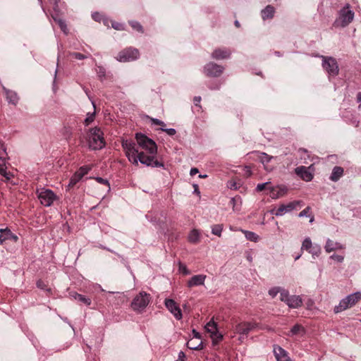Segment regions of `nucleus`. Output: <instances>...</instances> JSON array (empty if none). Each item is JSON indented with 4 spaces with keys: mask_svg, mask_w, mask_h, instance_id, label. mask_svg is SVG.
Listing matches in <instances>:
<instances>
[{
    "mask_svg": "<svg viewBox=\"0 0 361 361\" xmlns=\"http://www.w3.org/2000/svg\"><path fill=\"white\" fill-rule=\"evenodd\" d=\"M122 147L126 151L128 160L134 165H137L140 161L147 166L157 168L164 166L162 162H151L152 159L147 158L145 152H139L135 143L133 141L123 140Z\"/></svg>",
    "mask_w": 361,
    "mask_h": 361,
    "instance_id": "obj_1",
    "label": "nucleus"
},
{
    "mask_svg": "<svg viewBox=\"0 0 361 361\" xmlns=\"http://www.w3.org/2000/svg\"><path fill=\"white\" fill-rule=\"evenodd\" d=\"M135 139L139 147L145 149L149 154L148 155L145 154V156L147 158L152 159L151 162H159L158 160L155 159L157 147L154 140L141 133L135 134Z\"/></svg>",
    "mask_w": 361,
    "mask_h": 361,
    "instance_id": "obj_2",
    "label": "nucleus"
},
{
    "mask_svg": "<svg viewBox=\"0 0 361 361\" xmlns=\"http://www.w3.org/2000/svg\"><path fill=\"white\" fill-rule=\"evenodd\" d=\"M354 18V12L350 9V6L347 4L338 12V16L334 23L336 27H345L348 26Z\"/></svg>",
    "mask_w": 361,
    "mask_h": 361,
    "instance_id": "obj_3",
    "label": "nucleus"
},
{
    "mask_svg": "<svg viewBox=\"0 0 361 361\" xmlns=\"http://www.w3.org/2000/svg\"><path fill=\"white\" fill-rule=\"evenodd\" d=\"M360 300H361V292L350 294L343 298L338 305L335 306L334 311L336 314L341 312L354 306Z\"/></svg>",
    "mask_w": 361,
    "mask_h": 361,
    "instance_id": "obj_4",
    "label": "nucleus"
},
{
    "mask_svg": "<svg viewBox=\"0 0 361 361\" xmlns=\"http://www.w3.org/2000/svg\"><path fill=\"white\" fill-rule=\"evenodd\" d=\"M36 193L40 203L44 207H50L57 197L51 190L44 188L37 189Z\"/></svg>",
    "mask_w": 361,
    "mask_h": 361,
    "instance_id": "obj_5",
    "label": "nucleus"
},
{
    "mask_svg": "<svg viewBox=\"0 0 361 361\" xmlns=\"http://www.w3.org/2000/svg\"><path fill=\"white\" fill-rule=\"evenodd\" d=\"M322 59V67L329 76L335 77L338 75L339 68L337 61L331 56H320Z\"/></svg>",
    "mask_w": 361,
    "mask_h": 361,
    "instance_id": "obj_6",
    "label": "nucleus"
},
{
    "mask_svg": "<svg viewBox=\"0 0 361 361\" xmlns=\"http://www.w3.org/2000/svg\"><path fill=\"white\" fill-rule=\"evenodd\" d=\"M150 295L145 292H140L131 302V307L136 312H142L149 304Z\"/></svg>",
    "mask_w": 361,
    "mask_h": 361,
    "instance_id": "obj_7",
    "label": "nucleus"
},
{
    "mask_svg": "<svg viewBox=\"0 0 361 361\" xmlns=\"http://www.w3.org/2000/svg\"><path fill=\"white\" fill-rule=\"evenodd\" d=\"M6 159V149L4 143L0 142V174L5 178V180L8 181L13 177V175L11 172L7 171Z\"/></svg>",
    "mask_w": 361,
    "mask_h": 361,
    "instance_id": "obj_8",
    "label": "nucleus"
},
{
    "mask_svg": "<svg viewBox=\"0 0 361 361\" xmlns=\"http://www.w3.org/2000/svg\"><path fill=\"white\" fill-rule=\"evenodd\" d=\"M139 56L140 53L137 49L129 47L121 51L116 59L120 62H128L136 60Z\"/></svg>",
    "mask_w": 361,
    "mask_h": 361,
    "instance_id": "obj_9",
    "label": "nucleus"
},
{
    "mask_svg": "<svg viewBox=\"0 0 361 361\" xmlns=\"http://www.w3.org/2000/svg\"><path fill=\"white\" fill-rule=\"evenodd\" d=\"M105 145L103 132L98 128H92V149H101Z\"/></svg>",
    "mask_w": 361,
    "mask_h": 361,
    "instance_id": "obj_10",
    "label": "nucleus"
},
{
    "mask_svg": "<svg viewBox=\"0 0 361 361\" xmlns=\"http://www.w3.org/2000/svg\"><path fill=\"white\" fill-rule=\"evenodd\" d=\"M300 205L299 201H293L287 204H281L278 208H274L270 211L271 214L276 216H282L286 213L291 212Z\"/></svg>",
    "mask_w": 361,
    "mask_h": 361,
    "instance_id": "obj_11",
    "label": "nucleus"
},
{
    "mask_svg": "<svg viewBox=\"0 0 361 361\" xmlns=\"http://www.w3.org/2000/svg\"><path fill=\"white\" fill-rule=\"evenodd\" d=\"M258 327V324L254 322H241L234 326V332L242 336H247V334Z\"/></svg>",
    "mask_w": 361,
    "mask_h": 361,
    "instance_id": "obj_12",
    "label": "nucleus"
},
{
    "mask_svg": "<svg viewBox=\"0 0 361 361\" xmlns=\"http://www.w3.org/2000/svg\"><path fill=\"white\" fill-rule=\"evenodd\" d=\"M94 180V183L92 184V188L94 189H99L100 192L97 195L100 197H104L105 195L110 190V184L107 179L102 177H92Z\"/></svg>",
    "mask_w": 361,
    "mask_h": 361,
    "instance_id": "obj_13",
    "label": "nucleus"
},
{
    "mask_svg": "<svg viewBox=\"0 0 361 361\" xmlns=\"http://www.w3.org/2000/svg\"><path fill=\"white\" fill-rule=\"evenodd\" d=\"M224 68L215 63L210 62L204 67V73L209 77H219L223 73Z\"/></svg>",
    "mask_w": 361,
    "mask_h": 361,
    "instance_id": "obj_14",
    "label": "nucleus"
},
{
    "mask_svg": "<svg viewBox=\"0 0 361 361\" xmlns=\"http://www.w3.org/2000/svg\"><path fill=\"white\" fill-rule=\"evenodd\" d=\"M164 305L168 310L173 314L177 320L182 319V312L178 305L173 299H166Z\"/></svg>",
    "mask_w": 361,
    "mask_h": 361,
    "instance_id": "obj_15",
    "label": "nucleus"
},
{
    "mask_svg": "<svg viewBox=\"0 0 361 361\" xmlns=\"http://www.w3.org/2000/svg\"><path fill=\"white\" fill-rule=\"evenodd\" d=\"M18 240V237L13 233L8 228H1L0 229V243H3L4 242L11 241V242H16Z\"/></svg>",
    "mask_w": 361,
    "mask_h": 361,
    "instance_id": "obj_16",
    "label": "nucleus"
},
{
    "mask_svg": "<svg viewBox=\"0 0 361 361\" xmlns=\"http://www.w3.org/2000/svg\"><path fill=\"white\" fill-rule=\"evenodd\" d=\"M89 171V168L87 166L80 167L71 177L68 187H73L78 182H79L82 177L87 174Z\"/></svg>",
    "mask_w": 361,
    "mask_h": 361,
    "instance_id": "obj_17",
    "label": "nucleus"
},
{
    "mask_svg": "<svg viewBox=\"0 0 361 361\" xmlns=\"http://www.w3.org/2000/svg\"><path fill=\"white\" fill-rule=\"evenodd\" d=\"M295 173L306 182L311 181L313 178V175L309 171L308 168L304 166H300L295 169Z\"/></svg>",
    "mask_w": 361,
    "mask_h": 361,
    "instance_id": "obj_18",
    "label": "nucleus"
},
{
    "mask_svg": "<svg viewBox=\"0 0 361 361\" xmlns=\"http://www.w3.org/2000/svg\"><path fill=\"white\" fill-rule=\"evenodd\" d=\"M274 353L277 361H291L288 353L279 345H274Z\"/></svg>",
    "mask_w": 361,
    "mask_h": 361,
    "instance_id": "obj_19",
    "label": "nucleus"
},
{
    "mask_svg": "<svg viewBox=\"0 0 361 361\" xmlns=\"http://www.w3.org/2000/svg\"><path fill=\"white\" fill-rule=\"evenodd\" d=\"M95 71L101 82H104L105 81H110L112 80V74L110 72H106V68L104 66H97Z\"/></svg>",
    "mask_w": 361,
    "mask_h": 361,
    "instance_id": "obj_20",
    "label": "nucleus"
},
{
    "mask_svg": "<svg viewBox=\"0 0 361 361\" xmlns=\"http://www.w3.org/2000/svg\"><path fill=\"white\" fill-rule=\"evenodd\" d=\"M231 54V51L228 49H216L212 54V58L216 59V60H221V59H228Z\"/></svg>",
    "mask_w": 361,
    "mask_h": 361,
    "instance_id": "obj_21",
    "label": "nucleus"
},
{
    "mask_svg": "<svg viewBox=\"0 0 361 361\" xmlns=\"http://www.w3.org/2000/svg\"><path fill=\"white\" fill-rule=\"evenodd\" d=\"M207 276L204 274L195 275L188 281V288L204 285Z\"/></svg>",
    "mask_w": 361,
    "mask_h": 361,
    "instance_id": "obj_22",
    "label": "nucleus"
},
{
    "mask_svg": "<svg viewBox=\"0 0 361 361\" xmlns=\"http://www.w3.org/2000/svg\"><path fill=\"white\" fill-rule=\"evenodd\" d=\"M290 308H298L302 305V300L299 295H290L286 302Z\"/></svg>",
    "mask_w": 361,
    "mask_h": 361,
    "instance_id": "obj_23",
    "label": "nucleus"
},
{
    "mask_svg": "<svg viewBox=\"0 0 361 361\" xmlns=\"http://www.w3.org/2000/svg\"><path fill=\"white\" fill-rule=\"evenodd\" d=\"M344 170L341 166H334L329 177V179L333 182H337L343 176Z\"/></svg>",
    "mask_w": 361,
    "mask_h": 361,
    "instance_id": "obj_24",
    "label": "nucleus"
},
{
    "mask_svg": "<svg viewBox=\"0 0 361 361\" xmlns=\"http://www.w3.org/2000/svg\"><path fill=\"white\" fill-rule=\"evenodd\" d=\"M275 8L271 5L267 6L261 12L262 18L264 20L273 18Z\"/></svg>",
    "mask_w": 361,
    "mask_h": 361,
    "instance_id": "obj_25",
    "label": "nucleus"
},
{
    "mask_svg": "<svg viewBox=\"0 0 361 361\" xmlns=\"http://www.w3.org/2000/svg\"><path fill=\"white\" fill-rule=\"evenodd\" d=\"M92 18L95 21L102 22L105 26L109 27L110 20L103 14L96 12V13L92 14Z\"/></svg>",
    "mask_w": 361,
    "mask_h": 361,
    "instance_id": "obj_26",
    "label": "nucleus"
},
{
    "mask_svg": "<svg viewBox=\"0 0 361 361\" xmlns=\"http://www.w3.org/2000/svg\"><path fill=\"white\" fill-rule=\"evenodd\" d=\"M6 95L7 101L9 103H11L14 105H16L18 103V97L15 92L7 90H6Z\"/></svg>",
    "mask_w": 361,
    "mask_h": 361,
    "instance_id": "obj_27",
    "label": "nucleus"
},
{
    "mask_svg": "<svg viewBox=\"0 0 361 361\" xmlns=\"http://www.w3.org/2000/svg\"><path fill=\"white\" fill-rule=\"evenodd\" d=\"M300 332L305 334V329L300 324H296L291 328L290 331L287 334V335L288 336H293L300 334Z\"/></svg>",
    "mask_w": 361,
    "mask_h": 361,
    "instance_id": "obj_28",
    "label": "nucleus"
},
{
    "mask_svg": "<svg viewBox=\"0 0 361 361\" xmlns=\"http://www.w3.org/2000/svg\"><path fill=\"white\" fill-rule=\"evenodd\" d=\"M200 238V233L197 229H192L188 234V240L191 243H197Z\"/></svg>",
    "mask_w": 361,
    "mask_h": 361,
    "instance_id": "obj_29",
    "label": "nucleus"
},
{
    "mask_svg": "<svg viewBox=\"0 0 361 361\" xmlns=\"http://www.w3.org/2000/svg\"><path fill=\"white\" fill-rule=\"evenodd\" d=\"M324 248H343V245L338 242L327 239Z\"/></svg>",
    "mask_w": 361,
    "mask_h": 361,
    "instance_id": "obj_30",
    "label": "nucleus"
},
{
    "mask_svg": "<svg viewBox=\"0 0 361 361\" xmlns=\"http://www.w3.org/2000/svg\"><path fill=\"white\" fill-rule=\"evenodd\" d=\"M222 231L223 224H214L212 226V233L215 235L221 236Z\"/></svg>",
    "mask_w": 361,
    "mask_h": 361,
    "instance_id": "obj_31",
    "label": "nucleus"
},
{
    "mask_svg": "<svg viewBox=\"0 0 361 361\" xmlns=\"http://www.w3.org/2000/svg\"><path fill=\"white\" fill-rule=\"evenodd\" d=\"M205 327L207 330L212 334H214L217 331V324L214 321H209Z\"/></svg>",
    "mask_w": 361,
    "mask_h": 361,
    "instance_id": "obj_32",
    "label": "nucleus"
},
{
    "mask_svg": "<svg viewBox=\"0 0 361 361\" xmlns=\"http://www.w3.org/2000/svg\"><path fill=\"white\" fill-rule=\"evenodd\" d=\"M245 238L247 240L257 242L259 240V235L252 231H245Z\"/></svg>",
    "mask_w": 361,
    "mask_h": 361,
    "instance_id": "obj_33",
    "label": "nucleus"
},
{
    "mask_svg": "<svg viewBox=\"0 0 361 361\" xmlns=\"http://www.w3.org/2000/svg\"><path fill=\"white\" fill-rule=\"evenodd\" d=\"M279 293H280V300L286 303L287 302V300H288L289 297L290 296L289 295V292L287 290L281 288Z\"/></svg>",
    "mask_w": 361,
    "mask_h": 361,
    "instance_id": "obj_34",
    "label": "nucleus"
},
{
    "mask_svg": "<svg viewBox=\"0 0 361 361\" xmlns=\"http://www.w3.org/2000/svg\"><path fill=\"white\" fill-rule=\"evenodd\" d=\"M54 20L57 23L59 26L60 27L61 30L66 34L68 33V28L67 25L66 24V22L63 20L62 19H54Z\"/></svg>",
    "mask_w": 361,
    "mask_h": 361,
    "instance_id": "obj_35",
    "label": "nucleus"
},
{
    "mask_svg": "<svg viewBox=\"0 0 361 361\" xmlns=\"http://www.w3.org/2000/svg\"><path fill=\"white\" fill-rule=\"evenodd\" d=\"M70 57L72 59H76V60H82V59L87 58V56H85L84 54H80V53H77V52L71 53Z\"/></svg>",
    "mask_w": 361,
    "mask_h": 361,
    "instance_id": "obj_36",
    "label": "nucleus"
},
{
    "mask_svg": "<svg viewBox=\"0 0 361 361\" xmlns=\"http://www.w3.org/2000/svg\"><path fill=\"white\" fill-rule=\"evenodd\" d=\"M72 296L79 302H81L82 303L88 304L87 300L82 295L74 293Z\"/></svg>",
    "mask_w": 361,
    "mask_h": 361,
    "instance_id": "obj_37",
    "label": "nucleus"
},
{
    "mask_svg": "<svg viewBox=\"0 0 361 361\" xmlns=\"http://www.w3.org/2000/svg\"><path fill=\"white\" fill-rule=\"evenodd\" d=\"M312 243L311 239L307 237L305 238L302 243L301 248H312Z\"/></svg>",
    "mask_w": 361,
    "mask_h": 361,
    "instance_id": "obj_38",
    "label": "nucleus"
},
{
    "mask_svg": "<svg viewBox=\"0 0 361 361\" xmlns=\"http://www.w3.org/2000/svg\"><path fill=\"white\" fill-rule=\"evenodd\" d=\"M259 159L262 164L269 163L271 159V157L269 156L266 153H261L259 156Z\"/></svg>",
    "mask_w": 361,
    "mask_h": 361,
    "instance_id": "obj_39",
    "label": "nucleus"
},
{
    "mask_svg": "<svg viewBox=\"0 0 361 361\" xmlns=\"http://www.w3.org/2000/svg\"><path fill=\"white\" fill-rule=\"evenodd\" d=\"M179 271L184 275H188L190 274V270L186 267V266L180 262L179 263Z\"/></svg>",
    "mask_w": 361,
    "mask_h": 361,
    "instance_id": "obj_40",
    "label": "nucleus"
},
{
    "mask_svg": "<svg viewBox=\"0 0 361 361\" xmlns=\"http://www.w3.org/2000/svg\"><path fill=\"white\" fill-rule=\"evenodd\" d=\"M281 288L280 287H274L269 290V294L271 296V298H275L280 292Z\"/></svg>",
    "mask_w": 361,
    "mask_h": 361,
    "instance_id": "obj_41",
    "label": "nucleus"
},
{
    "mask_svg": "<svg viewBox=\"0 0 361 361\" xmlns=\"http://www.w3.org/2000/svg\"><path fill=\"white\" fill-rule=\"evenodd\" d=\"M132 27L139 32H142V25L137 21H131L130 23Z\"/></svg>",
    "mask_w": 361,
    "mask_h": 361,
    "instance_id": "obj_42",
    "label": "nucleus"
},
{
    "mask_svg": "<svg viewBox=\"0 0 361 361\" xmlns=\"http://www.w3.org/2000/svg\"><path fill=\"white\" fill-rule=\"evenodd\" d=\"M270 190H271V194H270V196L272 199H277V198H279L281 197V195L279 193H278V190H276V188H270Z\"/></svg>",
    "mask_w": 361,
    "mask_h": 361,
    "instance_id": "obj_43",
    "label": "nucleus"
},
{
    "mask_svg": "<svg viewBox=\"0 0 361 361\" xmlns=\"http://www.w3.org/2000/svg\"><path fill=\"white\" fill-rule=\"evenodd\" d=\"M160 130L161 131L166 132L170 136H173L176 133V130L174 128H164L161 127Z\"/></svg>",
    "mask_w": 361,
    "mask_h": 361,
    "instance_id": "obj_44",
    "label": "nucleus"
},
{
    "mask_svg": "<svg viewBox=\"0 0 361 361\" xmlns=\"http://www.w3.org/2000/svg\"><path fill=\"white\" fill-rule=\"evenodd\" d=\"M200 345H201V343H200L198 345H196L195 343H193L192 340L188 341V343H187V347L192 350H198L199 346Z\"/></svg>",
    "mask_w": 361,
    "mask_h": 361,
    "instance_id": "obj_45",
    "label": "nucleus"
},
{
    "mask_svg": "<svg viewBox=\"0 0 361 361\" xmlns=\"http://www.w3.org/2000/svg\"><path fill=\"white\" fill-rule=\"evenodd\" d=\"M276 188L278 190V193L280 194L281 197H283L287 192V188L285 186H280Z\"/></svg>",
    "mask_w": 361,
    "mask_h": 361,
    "instance_id": "obj_46",
    "label": "nucleus"
},
{
    "mask_svg": "<svg viewBox=\"0 0 361 361\" xmlns=\"http://www.w3.org/2000/svg\"><path fill=\"white\" fill-rule=\"evenodd\" d=\"M110 23H111L112 27H114L115 30H123V25H122L119 23H116V22L110 21Z\"/></svg>",
    "mask_w": 361,
    "mask_h": 361,
    "instance_id": "obj_47",
    "label": "nucleus"
},
{
    "mask_svg": "<svg viewBox=\"0 0 361 361\" xmlns=\"http://www.w3.org/2000/svg\"><path fill=\"white\" fill-rule=\"evenodd\" d=\"M270 183L269 182H266V183H259L257 185L256 187V190L257 192H261L265 188H266V185H267L268 184H269Z\"/></svg>",
    "mask_w": 361,
    "mask_h": 361,
    "instance_id": "obj_48",
    "label": "nucleus"
},
{
    "mask_svg": "<svg viewBox=\"0 0 361 361\" xmlns=\"http://www.w3.org/2000/svg\"><path fill=\"white\" fill-rule=\"evenodd\" d=\"M151 121L152 124L161 126L163 128L166 126V124L162 121L157 118H152Z\"/></svg>",
    "mask_w": 361,
    "mask_h": 361,
    "instance_id": "obj_49",
    "label": "nucleus"
},
{
    "mask_svg": "<svg viewBox=\"0 0 361 361\" xmlns=\"http://www.w3.org/2000/svg\"><path fill=\"white\" fill-rule=\"evenodd\" d=\"M332 259L336 260L337 262H341L343 260V257L341 256V255H333L331 257Z\"/></svg>",
    "mask_w": 361,
    "mask_h": 361,
    "instance_id": "obj_50",
    "label": "nucleus"
},
{
    "mask_svg": "<svg viewBox=\"0 0 361 361\" xmlns=\"http://www.w3.org/2000/svg\"><path fill=\"white\" fill-rule=\"evenodd\" d=\"M193 102H194V104L195 106H200V103L201 102V97H200V96L195 97Z\"/></svg>",
    "mask_w": 361,
    "mask_h": 361,
    "instance_id": "obj_51",
    "label": "nucleus"
},
{
    "mask_svg": "<svg viewBox=\"0 0 361 361\" xmlns=\"http://www.w3.org/2000/svg\"><path fill=\"white\" fill-rule=\"evenodd\" d=\"M308 210H309V208H305V209H303L302 211H301L300 213H299V216L300 217H303V216H305L307 215V212H308Z\"/></svg>",
    "mask_w": 361,
    "mask_h": 361,
    "instance_id": "obj_52",
    "label": "nucleus"
},
{
    "mask_svg": "<svg viewBox=\"0 0 361 361\" xmlns=\"http://www.w3.org/2000/svg\"><path fill=\"white\" fill-rule=\"evenodd\" d=\"M90 123V113L87 114L86 118L85 119V124L86 126H87Z\"/></svg>",
    "mask_w": 361,
    "mask_h": 361,
    "instance_id": "obj_53",
    "label": "nucleus"
},
{
    "mask_svg": "<svg viewBox=\"0 0 361 361\" xmlns=\"http://www.w3.org/2000/svg\"><path fill=\"white\" fill-rule=\"evenodd\" d=\"M199 172L198 169L197 168H192L190 169V174L191 176H194L195 175L196 173H197Z\"/></svg>",
    "mask_w": 361,
    "mask_h": 361,
    "instance_id": "obj_54",
    "label": "nucleus"
},
{
    "mask_svg": "<svg viewBox=\"0 0 361 361\" xmlns=\"http://www.w3.org/2000/svg\"><path fill=\"white\" fill-rule=\"evenodd\" d=\"M92 106H93V108H94V111H93V112H92V114H91V116H92V121H93V118H94V116L95 112H96V106H95L94 104L92 102Z\"/></svg>",
    "mask_w": 361,
    "mask_h": 361,
    "instance_id": "obj_55",
    "label": "nucleus"
},
{
    "mask_svg": "<svg viewBox=\"0 0 361 361\" xmlns=\"http://www.w3.org/2000/svg\"><path fill=\"white\" fill-rule=\"evenodd\" d=\"M192 333H193L194 336H195V338H200V334H199L197 331H195V330L194 329V330L192 331Z\"/></svg>",
    "mask_w": 361,
    "mask_h": 361,
    "instance_id": "obj_56",
    "label": "nucleus"
},
{
    "mask_svg": "<svg viewBox=\"0 0 361 361\" xmlns=\"http://www.w3.org/2000/svg\"><path fill=\"white\" fill-rule=\"evenodd\" d=\"M357 102L361 105V92H358L357 94Z\"/></svg>",
    "mask_w": 361,
    "mask_h": 361,
    "instance_id": "obj_57",
    "label": "nucleus"
},
{
    "mask_svg": "<svg viewBox=\"0 0 361 361\" xmlns=\"http://www.w3.org/2000/svg\"><path fill=\"white\" fill-rule=\"evenodd\" d=\"M37 286L38 288H44V287L42 286V281H37Z\"/></svg>",
    "mask_w": 361,
    "mask_h": 361,
    "instance_id": "obj_58",
    "label": "nucleus"
},
{
    "mask_svg": "<svg viewBox=\"0 0 361 361\" xmlns=\"http://www.w3.org/2000/svg\"><path fill=\"white\" fill-rule=\"evenodd\" d=\"M194 188H195V192H196L197 194H198V195H199L200 192V191H199V190H198V186H197V185H196V184H195V185H194Z\"/></svg>",
    "mask_w": 361,
    "mask_h": 361,
    "instance_id": "obj_59",
    "label": "nucleus"
},
{
    "mask_svg": "<svg viewBox=\"0 0 361 361\" xmlns=\"http://www.w3.org/2000/svg\"><path fill=\"white\" fill-rule=\"evenodd\" d=\"M86 140H87V144L89 147H90V137H89V135L87 134V137H86Z\"/></svg>",
    "mask_w": 361,
    "mask_h": 361,
    "instance_id": "obj_60",
    "label": "nucleus"
},
{
    "mask_svg": "<svg viewBox=\"0 0 361 361\" xmlns=\"http://www.w3.org/2000/svg\"><path fill=\"white\" fill-rule=\"evenodd\" d=\"M97 288H99V286L97 284L92 285V289L96 290Z\"/></svg>",
    "mask_w": 361,
    "mask_h": 361,
    "instance_id": "obj_61",
    "label": "nucleus"
},
{
    "mask_svg": "<svg viewBox=\"0 0 361 361\" xmlns=\"http://www.w3.org/2000/svg\"><path fill=\"white\" fill-rule=\"evenodd\" d=\"M301 255H302V254L300 253V254H298L297 255H295V256L294 257L295 260L298 259L300 257Z\"/></svg>",
    "mask_w": 361,
    "mask_h": 361,
    "instance_id": "obj_62",
    "label": "nucleus"
},
{
    "mask_svg": "<svg viewBox=\"0 0 361 361\" xmlns=\"http://www.w3.org/2000/svg\"><path fill=\"white\" fill-rule=\"evenodd\" d=\"M247 259L249 262H252V258L250 255H247Z\"/></svg>",
    "mask_w": 361,
    "mask_h": 361,
    "instance_id": "obj_63",
    "label": "nucleus"
},
{
    "mask_svg": "<svg viewBox=\"0 0 361 361\" xmlns=\"http://www.w3.org/2000/svg\"><path fill=\"white\" fill-rule=\"evenodd\" d=\"M184 357H185V354L183 352H180L179 353V358Z\"/></svg>",
    "mask_w": 361,
    "mask_h": 361,
    "instance_id": "obj_64",
    "label": "nucleus"
}]
</instances>
